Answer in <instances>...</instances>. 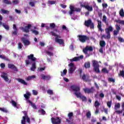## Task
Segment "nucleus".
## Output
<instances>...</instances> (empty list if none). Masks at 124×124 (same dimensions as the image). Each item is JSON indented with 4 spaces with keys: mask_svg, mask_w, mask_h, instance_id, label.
Segmentation results:
<instances>
[{
    "mask_svg": "<svg viewBox=\"0 0 124 124\" xmlns=\"http://www.w3.org/2000/svg\"><path fill=\"white\" fill-rule=\"evenodd\" d=\"M119 32H120V31H118L117 30H114L113 31L114 36H117V35H118V34H119Z\"/></svg>",
    "mask_w": 124,
    "mask_h": 124,
    "instance_id": "48",
    "label": "nucleus"
},
{
    "mask_svg": "<svg viewBox=\"0 0 124 124\" xmlns=\"http://www.w3.org/2000/svg\"><path fill=\"white\" fill-rule=\"evenodd\" d=\"M107 105L108 107V108H110L112 106V101H108L107 103Z\"/></svg>",
    "mask_w": 124,
    "mask_h": 124,
    "instance_id": "46",
    "label": "nucleus"
},
{
    "mask_svg": "<svg viewBox=\"0 0 124 124\" xmlns=\"http://www.w3.org/2000/svg\"><path fill=\"white\" fill-rule=\"evenodd\" d=\"M1 12H2L3 14H8V13H9V11L4 9H1Z\"/></svg>",
    "mask_w": 124,
    "mask_h": 124,
    "instance_id": "44",
    "label": "nucleus"
},
{
    "mask_svg": "<svg viewBox=\"0 0 124 124\" xmlns=\"http://www.w3.org/2000/svg\"><path fill=\"white\" fill-rule=\"evenodd\" d=\"M8 68H10V69H12L14 71H16V72H18V68L17 67L12 63H8Z\"/></svg>",
    "mask_w": 124,
    "mask_h": 124,
    "instance_id": "15",
    "label": "nucleus"
},
{
    "mask_svg": "<svg viewBox=\"0 0 124 124\" xmlns=\"http://www.w3.org/2000/svg\"><path fill=\"white\" fill-rule=\"evenodd\" d=\"M32 93H33V94L34 95H37L38 93H37V91H36V90H32Z\"/></svg>",
    "mask_w": 124,
    "mask_h": 124,
    "instance_id": "64",
    "label": "nucleus"
},
{
    "mask_svg": "<svg viewBox=\"0 0 124 124\" xmlns=\"http://www.w3.org/2000/svg\"><path fill=\"white\" fill-rule=\"evenodd\" d=\"M84 67L86 68H91V63L90 62H86L84 64Z\"/></svg>",
    "mask_w": 124,
    "mask_h": 124,
    "instance_id": "28",
    "label": "nucleus"
},
{
    "mask_svg": "<svg viewBox=\"0 0 124 124\" xmlns=\"http://www.w3.org/2000/svg\"><path fill=\"white\" fill-rule=\"evenodd\" d=\"M83 91L85 93H93L95 91L94 90V88L93 87H92L90 89L86 88L83 89Z\"/></svg>",
    "mask_w": 124,
    "mask_h": 124,
    "instance_id": "13",
    "label": "nucleus"
},
{
    "mask_svg": "<svg viewBox=\"0 0 124 124\" xmlns=\"http://www.w3.org/2000/svg\"><path fill=\"white\" fill-rule=\"evenodd\" d=\"M71 91H72L74 93V94L76 95L77 97H78V85L76 84H73L70 87Z\"/></svg>",
    "mask_w": 124,
    "mask_h": 124,
    "instance_id": "6",
    "label": "nucleus"
},
{
    "mask_svg": "<svg viewBox=\"0 0 124 124\" xmlns=\"http://www.w3.org/2000/svg\"><path fill=\"white\" fill-rule=\"evenodd\" d=\"M106 46V43L104 41L101 40L100 41V46L101 47V48L105 47Z\"/></svg>",
    "mask_w": 124,
    "mask_h": 124,
    "instance_id": "26",
    "label": "nucleus"
},
{
    "mask_svg": "<svg viewBox=\"0 0 124 124\" xmlns=\"http://www.w3.org/2000/svg\"><path fill=\"white\" fill-rule=\"evenodd\" d=\"M1 77L3 78L5 82H8V84H10L11 83V80H9V78H8V75L7 73L3 72L1 75Z\"/></svg>",
    "mask_w": 124,
    "mask_h": 124,
    "instance_id": "12",
    "label": "nucleus"
},
{
    "mask_svg": "<svg viewBox=\"0 0 124 124\" xmlns=\"http://www.w3.org/2000/svg\"><path fill=\"white\" fill-rule=\"evenodd\" d=\"M118 40L120 42H124V40L122 37H118Z\"/></svg>",
    "mask_w": 124,
    "mask_h": 124,
    "instance_id": "61",
    "label": "nucleus"
},
{
    "mask_svg": "<svg viewBox=\"0 0 124 124\" xmlns=\"http://www.w3.org/2000/svg\"><path fill=\"white\" fill-rule=\"evenodd\" d=\"M115 112L116 113V114L120 115V114H122V113H123V111L122 110H116L115 111Z\"/></svg>",
    "mask_w": 124,
    "mask_h": 124,
    "instance_id": "62",
    "label": "nucleus"
},
{
    "mask_svg": "<svg viewBox=\"0 0 124 124\" xmlns=\"http://www.w3.org/2000/svg\"><path fill=\"white\" fill-rule=\"evenodd\" d=\"M50 33H51L52 36H55V41L56 43H58L60 45L64 46V41L63 39H61L62 36L61 35L56 34L54 31H51Z\"/></svg>",
    "mask_w": 124,
    "mask_h": 124,
    "instance_id": "2",
    "label": "nucleus"
},
{
    "mask_svg": "<svg viewBox=\"0 0 124 124\" xmlns=\"http://www.w3.org/2000/svg\"><path fill=\"white\" fill-rule=\"evenodd\" d=\"M0 111H1L2 112H3L4 113H7L8 111L6 108H0Z\"/></svg>",
    "mask_w": 124,
    "mask_h": 124,
    "instance_id": "42",
    "label": "nucleus"
},
{
    "mask_svg": "<svg viewBox=\"0 0 124 124\" xmlns=\"http://www.w3.org/2000/svg\"><path fill=\"white\" fill-rule=\"evenodd\" d=\"M92 66L93 68L94 71L96 73H100V70H99V63L96 60L92 61Z\"/></svg>",
    "mask_w": 124,
    "mask_h": 124,
    "instance_id": "5",
    "label": "nucleus"
},
{
    "mask_svg": "<svg viewBox=\"0 0 124 124\" xmlns=\"http://www.w3.org/2000/svg\"><path fill=\"white\" fill-rule=\"evenodd\" d=\"M68 117L69 118V119H67L66 120V122H67V123H70V121H72V119H73V112H69L68 114Z\"/></svg>",
    "mask_w": 124,
    "mask_h": 124,
    "instance_id": "19",
    "label": "nucleus"
},
{
    "mask_svg": "<svg viewBox=\"0 0 124 124\" xmlns=\"http://www.w3.org/2000/svg\"><path fill=\"white\" fill-rule=\"evenodd\" d=\"M75 69H76V67H70L69 71L70 73H73L74 71H75Z\"/></svg>",
    "mask_w": 124,
    "mask_h": 124,
    "instance_id": "33",
    "label": "nucleus"
},
{
    "mask_svg": "<svg viewBox=\"0 0 124 124\" xmlns=\"http://www.w3.org/2000/svg\"><path fill=\"white\" fill-rule=\"evenodd\" d=\"M18 49H22V47H23V45L21 43H18Z\"/></svg>",
    "mask_w": 124,
    "mask_h": 124,
    "instance_id": "59",
    "label": "nucleus"
},
{
    "mask_svg": "<svg viewBox=\"0 0 124 124\" xmlns=\"http://www.w3.org/2000/svg\"><path fill=\"white\" fill-rule=\"evenodd\" d=\"M80 7L82 8L83 7V8H85L87 7V5L88 4V3H86L85 2L83 3V2H80Z\"/></svg>",
    "mask_w": 124,
    "mask_h": 124,
    "instance_id": "30",
    "label": "nucleus"
},
{
    "mask_svg": "<svg viewBox=\"0 0 124 124\" xmlns=\"http://www.w3.org/2000/svg\"><path fill=\"white\" fill-rule=\"evenodd\" d=\"M77 61H78V57H75L72 59H70V62H77Z\"/></svg>",
    "mask_w": 124,
    "mask_h": 124,
    "instance_id": "41",
    "label": "nucleus"
},
{
    "mask_svg": "<svg viewBox=\"0 0 124 124\" xmlns=\"http://www.w3.org/2000/svg\"><path fill=\"white\" fill-rule=\"evenodd\" d=\"M84 25L86 27H87L88 28L90 27V29H94V24L93 23V21H92V19H91L85 21L84 22Z\"/></svg>",
    "mask_w": 124,
    "mask_h": 124,
    "instance_id": "7",
    "label": "nucleus"
},
{
    "mask_svg": "<svg viewBox=\"0 0 124 124\" xmlns=\"http://www.w3.org/2000/svg\"><path fill=\"white\" fill-rule=\"evenodd\" d=\"M105 31L106 34H108V35H111L110 32L113 31V27L110 26L108 28H106Z\"/></svg>",
    "mask_w": 124,
    "mask_h": 124,
    "instance_id": "16",
    "label": "nucleus"
},
{
    "mask_svg": "<svg viewBox=\"0 0 124 124\" xmlns=\"http://www.w3.org/2000/svg\"><path fill=\"white\" fill-rule=\"evenodd\" d=\"M0 58L1 59H2V60H4V61H6L7 62H10V60H9V59H8V58H7L4 55H0Z\"/></svg>",
    "mask_w": 124,
    "mask_h": 124,
    "instance_id": "25",
    "label": "nucleus"
},
{
    "mask_svg": "<svg viewBox=\"0 0 124 124\" xmlns=\"http://www.w3.org/2000/svg\"><path fill=\"white\" fill-rule=\"evenodd\" d=\"M50 27L51 29H55L56 28V24L55 23H52L50 24Z\"/></svg>",
    "mask_w": 124,
    "mask_h": 124,
    "instance_id": "51",
    "label": "nucleus"
},
{
    "mask_svg": "<svg viewBox=\"0 0 124 124\" xmlns=\"http://www.w3.org/2000/svg\"><path fill=\"white\" fill-rule=\"evenodd\" d=\"M27 58L28 59L25 60L26 65H29V64H31V62H33L32 63V66L31 68V71H34V70L36 69V63H35V62L37 60L36 58L34 57V55L33 54H31L30 55H28L27 56Z\"/></svg>",
    "mask_w": 124,
    "mask_h": 124,
    "instance_id": "1",
    "label": "nucleus"
},
{
    "mask_svg": "<svg viewBox=\"0 0 124 124\" xmlns=\"http://www.w3.org/2000/svg\"><path fill=\"white\" fill-rule=\"evenodd\" d=\"M48 3H49V4H55L56 3V1L48 0Z\"/></svg>",
    "mask_w": 124,
    "mask_h": 124,
    "instance_id": "56",
    "label": "nucleus"
},
{
    "mask_svg": "<svg viewBox=\"0 0 124 124\" xmlns=\"http://www.w3.org/2000/svg\"><path fill=\"white\" fill-rule=\"evenodd\" d=\"M115 31H121V27H120L118 24L115 25Z\"/></svg>",
    "mask_w": 124,
    "mask_h": 124,
    "instance_id": "43",
    "label": "nucleus"
},
{
    "mask_svg": "<svg viewBox=\"0 0 124 124\" xmlns=\"http://www.w3.org/2000/svg\"><path fill=\"white\" fill-rule=\"evenodd\" d=\"M51 121L52 124H62V119H60V117H52L51 118Z\"/></svg>",
    "mask_w": 124,
    "mask_h": 124,
    "instance_id": "10",
    "label": "nucleus"
},
{
    "mask_svg": "<svg viewBox=\"0 0 124 124\" xmlns=\"http://www.w3.org/2000/svg\"><path fill=\"white\" fill-rule=\"evenodd\" d=\"M101 71L103 73H107V74H108V73H109V71H108V70H107V68H103L102 69Z\"/></svg>",
    "mask_w": 124,
    "mask_h": 124,
    "instance_id": "35",
    "label": "nucleus"
},
{
    "mask_svg": "<svg viewBox=\"0 0 124 124\" xmlns=\"http://www.w3.org/2000/svg\"><path fill=\"white\" fill-rule=\"evenodd\" d=\"M85 9H87V10H88V11H89L90 12H92V11H93V6H90V5H89V4H87Z\"/></svg>",
    "mask_w": 124,
    "mask_h": 124,
    "instance_id": "27",
    "label": "nucleus"
},
{
    "mask_svg": "<svg viewBox=\"0 0 124 124\" xmlns=\"http://www.w3.org/2000/svg\"><path fill=\"white\" fill-rule=\"evenodd\" d=\"M18 82H19V83H21V84H23V85H25V86H27L28 85V83L25 82V81L21 78H17V79Z\"/></svg>",
    "mask_w": 124,
    "mask_h": 124,
    "instance_id": "23",
    "label": "nucleus"
},
{
    "mask_svg": "<svg viewBox=\"0 0 124 124\" xmlns=\"http://www.w3.org/2000/svg\"><path fill=\"white\" fill-rule=\"evenodd\" d=\"M19 2L18 0H13V4H14L15 5H16V4H18Z\"/></svg>",
    "mask_w": 124,
    "mask_h": 124,
    "instance_id": "55",
    "label": "nucleus"
},
{
    "mask_svg": "<svg viewBox=\"0 0 124 124\" xmlns=\"http://www.w3.org/2000/svg\"><path fill=\"white\" fill-rule=\"evenodd\" d=\"M84 59V55H80L78 57V61H80V60H83Z\"/></svg>",
    "mask_w": 124,
    "mask_h": 124,
    "instance_id": "60",
    "label": "nucleus"
},
{
    "mask_svg": "<svg viewBox=\"0 0 124 124\" xmlns=\"http://www.w3.org/2000/svg\"><path fill=\"white\" fill-rule=\"evenodd\" d=\"M70 10L68 12L69 15H72L74 12H78V8L75 7L74 5H70L69 6Z\"/></svg>",
    "mask_w": 124,
    "mask_h": 124,
    "instance_id": "9",
    "label": "nucleus"
},
{
    "mask_svg": "<svg viewBox=\"0 0 124 124\" xmlns=\"http://www.w3.org/2000/svg\"><path fill=\"white\" fill-rule=\"evenodd\" d=\"M78 37H79V40L82 43H85L88 40H90V37L86 35H78Z\"/></svg>",
    "mask_w": 124,
    "mask_h": 124,
    "instance_id": "8",
    "label": "nucleus"
},
{
    "mask_svg": "<svg viewBox=\"0 0 124 124\" xmlns=\"http://www.w3.org/2000/svg\"><path fill=\"white\" fill-rule=\"evenodd\" d=\"M82 51L84 54L87 55L88 54V51H89V52H93V46H87L83 49Z\"/></svg>",
    "mask_w": 124,
    "mask_h": 124,
    "instance_id": "11",
    "label": "nucleus"
},
{
    "mask_svg": "<svg viewBox=\"0 0 124 124\" xmlns=\"http://www.w3.org/2000/svg\"><path fill=\"white\" fill-rule=\"evenodd\" d=\"M22 113H23L24 116L22 117V119L21 120V124H26V120L27 123L28 124H31V119H30V117H29V115H28V112L27 111H22Z\"/></svg>",
    "mask_w": 124,
    "mask_h": 124,
    "instance_id": "4",
    "label": "nucleus"
},
{
    "mask_svg": "<svg viewBox=\"0 0 124 124\" xmlns=\"http://www.w3.org/2000/svg\"><path fill=\"white\" fill-rule=\"evenodd\" d=\"M119 14L121 17H124V12L123 9H121L119 12Z\"/></svg>",
    "mask_w": 124,
    "mask_h": 124,
    "instance_id": "38",
    "label": "nucleus"
},
{
    "mask_svg": "<svg viewBox=\"0 0 124 124\" xmlns=\"http://www.w3.org/2000/svg\"><path fill=\"white\" fill-rule=\"evenodd\" d=\"M3 27L7 31H9V26L6 25L5 23H3Z\"/></svg>",
    "mask_w": 124,
    "mask_h": 124,
    "instance_id": "36",
    "label": "nucleus"
},
{
    "mask_svg": "<svg viewBox=\"0 0 124 124\" xmlns=\"http://www.w3.org/2000/svg\"><path fill=\"white\" fill-rule=\"evenodd\" d=\"M100 105V103H99V102H98V101H96L95 102L94 106L96 108L98 107V106H99Z\"/></svg>",
    "mask_w": 124,
    "mask_h": 124,
    "instance_id": "49",
    "label": "nucleus"
},
{
    "mask_svg": "<svg viewBox=\"0 0 124 124\" xmlns=\"http://www.w3.org/2000/svg\"><path fill=\"white\" fill-rule=\"evenodd\" d=\"M35 75H32L31 76H29L27 78L26 80L27 81H30V80H31V79H34L35 78Z\"/></svg>",
    "mask_w": 124,
    "mask_h": 124,
    "instance_id": "32",
    "label": "nucleus"
},
{
    "mask_svg": "<svg viewBox=\"0 0 124 124\" xmlns=\"http://www.w3.org/2000/svg\"><path fill=\"white\" fill-rule=\"evenodd\" d=\"M46 54L49 56V57H51L52 56H54V54L52 52H51L50 51H47Z\"/></svg>",
    "mask_w": 124,
    "mask_h": 124,
    "instance_id": "54",
    "label": "nucleus"
},
{
    "mask_svg": "<svg viewBox=\"0 0 124 124\" xmlns=\"http://www.w3.org/2000/svg\"><path fill=\"white\" fill-rule=\"evenodd\" d=\"M67 73V70L64 69L63 70V72H61V76H63L64 75H66V74Z\"/></svg>",
    "mask_w": 124,
    "mask_h": 124,
    "instance_id": "34",
    "label": "nucleus"
},
{
    "mask_svg": "<svg viewBox=\"0 0 124 124\" xmlns=\"http://www.w3.org/2000/svg\"><path fill=\"white\" fill-rule=\"evenodd\" d=\"M121 108V104L120 103H118L117 104H115L114 106V109L118 110V109H120Z\"/></svg>",
    "mask_w": 124,
    "mask_h": 124,
    "instance_id": "29",
    "label": "nucleus"
},
{
    "mask_svg": "<svg viewBox=\"0 0 124 124\" xmlns=\"http://www.w3.org/2000/svg\"><path fill=\"white\" fill-rule=\"evenodd\" d=\"M11 103L13 105V106H14V107H16V106H17V103L13 100L11 101Z\"/></svg>",
    "mask_w": 124,
    "mask_h": 124,
    "instance_id": "47",
    "label": "nucleus"
},
{
    "mask_svg": "<svg viewBox=\"0 0 124 124\" xmlns=\"http://www.w3.org/2000/svg\"><path fill=\"white\" fill-rule=\"evenodd\" d=\"M86 115L88 119H90L91 117H92V114L91 113V111H88L86 113Z\"/></svg>",
    "mask_w": 124,
    "mask_h": 124,
    "instance_id": "39",
    "label": "nucleus"
},
{
    "mask_svg": "<svg viewBox=\"0 0 124 124\" xmlns=\"http://www.w3.org/2000/svg\"><path fill=\"white\" fill-rule=\"evenodd\" d=\"M41 77L42 80H46V81H49V80L51 79V76H50L49 75L45 76V75L43 74L41 75Z\"/></svg>",
    "mask_w": 124,
    "mask_h": 124,
    "instance_id": "17",
    "label": "nucleus"
},
{
    "mask_svg": "<svg viewBox=\"0 0 124 124\" xmlns=\"http://www.w3.org/2000/svg\"><path fill=\"white\" fill-rule=\"evenodd\" d=\"M23 43H24L25 46H26V45L27 46H29V45H30V44H31V42H30V41L28 40H26L25 39V38H22L21 39Z\"/></svg>",
    "mask_w": 124,
    "mask_h": 124,
    "instance_id": "21",
    "label": "nucleus"
},
{
    "mask_svg": "<svg viewBox=\"0 0 124 124\" xmlns=\"http://www.w3.org/2000/svg\"><path fill=\"white\" fill-rule=\"evenodd\" d=\"M29 4H30V5H31V6L32 7H33V6H34V5H35L34 2H29Z\"/></svg>",
    "mask_w": 124,
    "mask_h": 124,
    "instance_id": "63",
    "label": "nucleus"
},
{
    "mask_svg": "<svg viewBox=\"0 0 124 124\" xmlns=\"http://www.w3.org/2000/svg\"><path fill=\"white\" fill-rule=\"evenodd\" d=\"M31 28V24H28L27 26H26L24 28H22L23 31L26 32L27 33L30 32V29Z\"/></svg>",
    "mask_w": 124,
    "mask_h": 124,
    "instance_id": "18",
    "label": "nucleus"
},
{
    "mask_svg": "<svg viewBox=\"0 0 124 124\" xmlns=\"http://www.w3.org/2000/svg\"><path fill=\"white\" fill-rule=\"evenodd\" d=\"M47 93H48V94H54V93L53 92L52 90H48L47 91Z\"/></svg>",
    "mask_w": 124,
    "mask_h": 124,
    "instance_id": "52",
    "label": "nucleus"
},
{
    "mask_svg": "<svg viewBox=\"0 0 124 124\" xmlns=\"http://www.w3.org/2000/svg\"><path fill=\"white\" fill-rule=\"evenodd\" d=\"M108 81L109 82H111V83H115V79L112 78H109L108 79Z\"/></svg>",
    "mask_w": 124,
    "mask_h": 124,
    "instance_id": "50",
    "label": "nucleus"
},
{
    "mask_svg": "<svg viewBox=\"0 0 124 124\" xmlns=\"http://www.w3.org/2000/svg\"><path fill=\"white\" fill-rule=\"evenodd\" d=\"M38 112L39 113H41L42 115H45V114H46V112L43 109H42L41 110H39Z\"/></svg>",
    "mask_w": 124,
    "mask_h": 124,
    "instance_id": "45",
    "label": "nucleus"
},
{
    "mask_svg": "<svg viewBox=\"0 0 124 124\" xmlns=\"http://www.w3.org/2000/svg\"><path fill=\"white\" fill-rule=\"evenodd\" d=\"M78 98L79 99V100H81L82 102H87V97L85 96L83 94L81 93H78Z\"/></svg>",
    "mask_w": 124,
    "mask_h": 124,
    "instance_id": "14",
    "label": "nucleus"
},
{
    "mask_svg": "<svg viewBox=\"0 0 124 124\" xmlns=\"http://www.w3.org/2000/svg\"><path fill=\"white\" fill-rule=\"evenodd\" d=\"M119 76H122V77H123V76H124V70L120 71V74H119Z\"/></svg>",
    "mask_w": 124,
    "mask_h": 124,
    "instance_id": "53",
    "label": "nucleus"
},
{
    "mask_svg": "<svg viewBox=\"0 0 124 124\" xmlns=\"http://www.w3.org/2000/svg\"><path fill=\"white\" fill-rule=\"evenodd\" d=\"M68 66L69 67H75V66L74 65V63L71 62L70 63L68 64Z\"/></svg>",
    "mask_w": 124,
    "mask_h": 124,
    "instance_id": "57",
    "label": "nucleus"
},
{
    "mask_svg": "<svg viewBox=\"0 0 124 124\" xmlns=\"http://www.w3.org/2000/svg\"><path fill=\"white\" fill-rule=\"evenodd\" d=\"M97 22H98L97 28L98 29V31H101V32H102V31H104V30L102 29V28H101V21L97 20Z\"/></svg>",
    "mask_w": 124,
    "mask_h": 124,
    "instance_id": "20",
    "label": "nucleus"
},
{
    "mask_svg": "<svg viewBox=\"0 0 124 124\" xmlns=\"http://www.w3.org/2000/svg\"><path fill=\"white\" fill-rule=\"evenodd\" d=\"M31 95V93L30 92H27L26 94H24V97H25V99L28 100V99H30V97Z\"/></svg>",
    "mask_w": 124,
    "mask_h": 124,
    "instance_id": "24",
    "label": "nucleus"
},
{
    "mask_svg": "<svg viewBox=\"0 0 124 124\" xmlns=\"http://www.w3.org/2000/svg\"><path fill=\"white\" fill-rule=\"evenodd\" d=\"M103 38H105V39H110L111 38V35H108V34H107V35L103 34L101 36V39Z\"/></svg>",
    "mask_w": 124,
    "mask_h": 124,
    "instance_id": "22",
    "label": "nucleus"
},
{
    "mask_svg": "<svg viewBox=\"0 0 124 124\" xmlns=\"http://www.w3.org/2000/svg\"><path fill=\"white\" fill-rule=\"evenodd\" d=\"M31 31H32V33L35 34V35H38V34H39V32L38 31H36V30H31Z\"/></svg>",
    "mask_w": 124,
    "mask_h": 124,
    "instance_id": "40",
    "label": "nucleus"
},
{
    "mask_svg": "<svg viewBox=\"0 0 124 124\" xmlns=\"http://www.w3.org/2000/svg\"><path fill=\"white\" fill-rule=\"evenodd\" d=\"M103 22H104L107 26H108V22H107V17L105 16H103Z\"/></svg>",
    "mask_w": 124,
    "mask_h": 124,
    "instance_id": "31",
    "label": "nucleus"
},
{
    "mask_svg": "<svg viewBox=\"0 0 124 124\" xmlns=\"http://www.w3.org/2000/svg\"><path fill=\"white\" fill-rule=\"evenodd\" d=\"M31 106H32V108L33 109H37L36 106L35 105V104L32 103V104H31Z\"/></svg>",
    "mask_w": 124,
    "mask_h": 124,
    "instance_id": "58",
    "label": "nucleus"
},
{
    "mask_svg": "<svg viewBox=\"0 0 124 124\" xmlns=\"http://www.w3.org/2000/svg\"><path fill=\"white\" fill-rule=\"evenodd\" d=\"M3 2L5 3V4H12V2L8 0H3Z\"/></svg>",
    "mask_w": 124,
    "mask_h": 124,
    "instance_id": "37",
    "label": "nucleus"
},
{
    "mask_svg": "<svg viewBox=\"0 0 124 124\" xmlns=\"http://www.w3.org/2000/svg\"><path fill=\"white\" fill-rule=\"evenodd\" d=\"M78 71L79 72V77L83 80V81H85V82H88L90 81V76L88 75H85L82 69H79Z\"/></svg>",
    "mask_w": 124,
    "mask_h": 124,
    "instance_id": "3",
    "label": "nucleus"
}]
</instances>
